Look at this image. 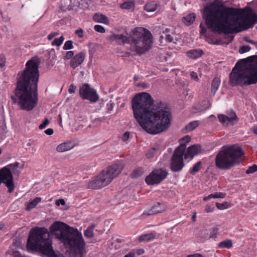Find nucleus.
Returning <instances> with one entry per match:
<instances>
[{"instance_id": "nucleus-53", "label": "nucleus", "mask_w": 257, "mask_h": 257, "mask_svg": "<svg viewBox=\"0 0 257 257\" xmlns=\"http://www.w3.org/2000/svg\"><path fill=\"white\" fill-rule=\"evenodd\" d=\"M56 204L57 206H59L60 204L64 205L65 204V201L63 199H59L56 201Z\"/></svg>"}, {"instance_id": "nucleus-4", "label": "nucleus", "mask_w": 257, "mask_h": 257, "mask_svg": "<svg viewBox=\"0 0 257 257\" xmlns=\"http://www.w3.org/2000/svg\"><path fill=\"white\" fill-rule=\"evenodd\" d=\"M52 235L70 248V257H83L85 242L77 229L60 221L54 222L50 227Z\"/></svg>"}, {"instance_id": "nucleus-9", "label": "nucleus", "mask_w": 257, "mask_h": 257, "mask_svg": "<svg viewBox=\"0 0 257 257\" xmlns=\"http://www.w3.org/2000/svg\"><path fill=\"white\" fill-rule=\"evenodd\" d=\"M229 83L233 87L236 86H247L255 84L249 72L242 71L240 70L233 68L229 76Z\"/></svg>"}, {"instance_id": "nucleus-8", "label": "nucleus", "mask_w": 257, "mask_h": 257, "mask_svg": "<svg viewBox=\"0 0 257 257\" xmlns=\"http://www.w3.org/2000/svg\"><path fill=\"white\" fill-rule=\"evenodd\" d=\"M122 168L120 164H112L103 170L99 175L89 182L88 188L97 189L107 186L120 173Z\"/></svg>"}, {"instance_id": "nucleus-17", "label": "nucleus", "mask_w": 257, "mask_h": 257, "mask_svg": "<svg viewBox=\"0 0 257 257\" xmlns=\"http://www.w3.org/2000/svg\"><path fill=\"white\" fill-rule=\"evenodd\" d=\"M201 152V146L198 144H194L187 148L186 152H184V159H192L194 156L200 154Z\"/></svg>"}, {"instance_id": "nucleus-18", "label": "nucleus", "mask_w": 257, "mask_h": 257, "mask_svg": "<svg viewBox=\"0 0 257 257\" xmlns=\"http://www.w3.org/2000/svg\"><path fill=\"white\" fill-rule=\"evenodd\" d=\"M85 58V53L83 52H81L76 54L70 60V67L75 69L83 63Z\"/></svg>"}, {"instance_id": "nucleus-64", "label": "nucleus", "mask_w": 257, "mask_h": 257, "mask_svg": "<svg viewBox=\"0 0 257 257\" xmlns=\"http://www.w3.org/2000/svg\"><path fill=\"white\" fill-rule=\"evenodd\" d=\"M253 132L255 134L257 135V125L253 127Z\"/></svg>"}, {"instance_id": "nucleus-61", "label": "nucleus", "mask_w": 257, "mask_h": 257, "mask_svg": "<svg viewBox=\"0 0 257 257\" xmlns=\"http://www.w3.org/2000/svg\"><path fill=\"white\" fill-rule=\"evenodd\" d=\"M187 257H204V256L199 253H194L193 254L188 255Z\"/></svg>"}, {"instance_id": "nucleus-52", "label": "nucleus", "mask_w": 257, "mask_h": 257, "mask_svg": "<svg viewBox=\"0 0 257 257\" xmlns=\"http://www.w3.org/2000/svg\"><path fill=\"white\" fill-rule=\"evenodd\" d=\"M200 28H201L200 34L203 35L206 33L207 29L203 25V24H200Z\"/></svg>"}, {"instance_id": "nucleus-55", "label": "nucleus", "mask_w": 257, "mask_h": 257, "mask_svg": "<svg viewBox=\"0 0 257 257\" xmlns=\"http://www.w3.org/2000/svg\"><path fill=\"white\" fill-rule=\"evenodd\" d=\"M209 107V106H204V107H202L200 108V106H198V108H196L197 109V111H193V112L194 113H196L198 111H204V110L207 109Z\"/></svg>"}, {"instance_id": "nucleus-47", "label": "nucleus", "mask_w": 257, "mask_h": 257, "mask_svg": "<svg viewBox=\"0 0 257 257\" xmlns=\"http://www.w3.org/2000/svg\"><path fill=\"white\" fill-rule=\"evenodd\" d=\"M59 34V31L51 33L48 36V39L49 41L52 40L54 37L57 36Z\"/></svg>"}, {"instance_id": "nucleus-48", "label": "nucleus", "mask_w": 257, "mask_h": 257, "mask_svg": "<svg viewBox=\"0 0 257 257\" xmlns=\"http://www.w3.org/2000/svg\"><path fill=\"white\" fill-rule=\"evenodd\" d=\"M6 64V58L2 55L0 54V67L5 66Z\"/></svg>"}, {"instance_id": "nucleus-37", "label": "nucleus", "mask_w": 257, "mask_h": 257, "mask_svg": "<svg viewBox=\"0 0 257 257\" xmlns=\"http://www.w3.org/2000/svg\"><path fill=\"white\" fill-rule=\"evenodd\" d=\"M216 207L219 210H223L229 208L230 205L227 202H224L222 203H216Z\"/></svg>"}, {"instance_id": "nucleus-29", "label": "nucleus", "mask_w": 257, "mask_h": 257, "mask_svg": "<svg viewBox=\"0 0 257 257\" xmlns=\"http://www.w3.org/2000/svg\"><path fill=\"white\" fill-rule=\"evenodd\" d=\"M144 169L141 167H137L132 172L131 176L132 178H137L144 174Z\"/></svg>"}, {"instance_id": "nucleus-54", "label": "nucleus", "mask_w": 257, "mask_h": 257, "mask_svg": "<svg viewBox=\"0 0 257 257\" xmlns=\"http://www.w3.org/2000/svg\"><path fill=\"white\" fill-rule=\"evenodd\" d=\"M113 109V105L111 103H108L106 104V109L107 112L109 113L110 111H111Z\"/></svg>"}, {"instance_id": "nucleus-30", "label": "nucleus", "mask_w": 257, "mask_h": 257, "mask_svg": "<svg viewBox=\"0 0 257 257\" xmlns=\"http://www.w3.org/2000/svg\"><path fill=\"white\" fill-rule=\"evenodd\" d=\"M121 9L128 10L135 7V0H129L121 4L120 6Z\"/></svg>"}, {"instance_id": "nucleus-21", "label": "nucleus", "mask_w": 257, "mask_h": 257, "mask_svg": "<svg viewBox=\"0 0 257 257\" xmlns=\"http://www.w3.org/2000/svg\"><path fill=\"white\" fill-rule=\"evenodd\" d=\"M203 54V51L201 49H193L187 52L188 57L193 59H196L201 57Z\"/></svg>"}, {"instance_id": "nucleus-33", "label": "nucleus", "mask_w": 257, "mask_h": 257, "mask_svg": "<svg viewBox=\"0 0 257 257\" xmlns=\"http://www.w3.org/2000/svg\"><path fill=\"white\" fill-rule=\"evenodd\" d=\"M232 245V242L231 240L226 239L219 242L218 246L220 248H229Z\"/></svg>"}, {"instance_id": "nucleus-11", "label": "nucleus", "mask_w": 257, "mask_h": 257, "mask_svg": "<svg viewBox=\"0 0 257 257\" xmlns=\"http://www.w3.org/2000/svg\"><path fill=\"white\" fill-rule=\"evenodd\" d=\"M186 146L185 144H181L177 147L172 156L171 159L170 168L173 172L180 171L184 166L183 156L186 150Z\"/></svg>"}, {"instance_id": "nucleus-24", "label": "nucleus", "mask_w": 257, "mask_h": 257, "mask_svg": "<svg viewBox=\"0 0 257 257\" xmlns=\"http://www.w3.org/2000/svg\"><path fill=\"white\" fill-rule=\"evenodd\" d=\"M196 15L194 13L187 15L186 16L183 17L182 21L186 25H190L195 21Z\"/></svg>"}, {"instance_id": "nucleus-41", "label": "nucleus", "mask_w": 257, "mask_h": 257, "mask_svg": "<svg viewBox=\"0 0 257 257\" xmlns=\"http://www.w3.org/2000/svg\"><path fill=\"white\" fill-rule=\"evenodd\" d=\"M256 171H257V165L254 164L248 167V168L246 171V173L250 174L253 173Z\"/></svg>"}, {"instance_id": "nucleus-59", "label": "nucleus", "mask_w": 257, "mask_h": 257, "mask_svg": "<svg viewBox=\"0 0 257 257\" xmlns=\"http://www.w3.org/2000/svg\"><path fill=\"white\" fill-rule=\"evenodd\" d=\"M243 40L246 42L249 43L250 44L254 43V41L250 39L248 37H245L243 38Z\"/></svg>"}, {"instance_id": "nucleus-42", "label": "nucleus", "mask_w": 257, "mask_h": 257, "mask_svg": "<svg viewBox=\"0 0 257 257\" xmlns=\"http://www.w3.org/2000/svg\"><path fill=\"white\" fill-rule=\"evenodd\" d=\"M94 29L96 32L100 33H104L105 32L104 28L101 25H95Z\"/></svg>"}, {"instance_id": "nucleus-58", "label": "nucleus", "mask_w": 257, "mask_h": 257, "mask_svg": "<svg viewBox=\"0 0 257 257\" xmlns=\"http://www.w3.org/2000/svg\"><path fill=\"white\" fill-rule=\"evenodd\" d=\"M124 257H135V252L132 250L125 255Z\"/></svg>"}, {"instance_id": "nucleus-1", "label": "nucleus", "mask_w": 257, "mask_h": 257, "mask_svg": "<svg viewBox=\"0 0 257 257\" xmlns=\"http://www.w3.org/2000/svg\"><path fill=\"white\" fill-rule=\"evenodd\" d=\"M202 16L207 27L218 34L238 33L257 23V14L249 7L240 14L233 8L210 4L204 8Z\"/></svg>"}, {"instance_id": "nucleus-57", "label": "nucleus", "mask_w": 257, "mask_h": 257, "mask_svg": "<svg viewBox=\"0 0 257 257\" xmlns=\"http://www.w3.org/2000/svg\"><path fill=\"white\" fill-rule=\"evenodd\" d=\"M76 87L74 86L73 85H71L70 88H69L68 91L70 93H73L75 92V90Z\"/></svg>"}, {"instance_id": "nucleus-63", "label": "nucleus", "mask_w": 257, "mask_h": 257, "mask_svg": "<svg viewBox=\"0 0 257 257\" xmlns=\"http://www.w3.org/2000/svg\"><path fill=\"white\" fill-rule=\"evenodd\" d=\"M14 255L15 257H21L20 255H22L19 252L16 251L14 253Z\"/></svg>"}, {"instance_id": "nucleus-40", "label": "nucleus", "mask_w": 257, "mask_h": 257, "mask_svg": "<svg viewBox=\"0 0 257 257\" xmlns=\"http://www.w3.org/2000/svg\"><path fill=\"white\" fill-rule=\"evenodd\" d=\"M73 47V41H71V40H69V41H67L63 47V49L64 50H70L71 49H72Z\"/></svg>"}, {"instance_id": "nucleus-31", "label": "nucleus", "mask_w": 257, "mask_h": 257, "mask_svg": "<svg viewBox=\"0 0 257 257\" xmlns=\"http://www.w3.org/2000/svg\"><path fill=\"white\" fill-rule=\"evenodd\" d=\"M155 237V235L152 233L151 232L150 233L148 234H144L142 235H141L139 237V240L140 241H149L153 239H154Z\"/></svg>"}, {"instance_id": "nucleus-44", "label": "nucleus", "mask_w": 257, "mask_h": 257, "mask_svg": "<svg viewBox=\"0 0 257 257\" xmlns=\"http://www.w3.org/2000/svg\"><path fill=\"white\" fill-rule=\"evenodd\" d=\"M74 52L72 51H69L66 52V55H65L64 59H72L74 56Z\"/></svg>"}, {"instance_id": "nucleus-46", "label": "nucleus", "mask_w": 257, "mask_h": 257, "mask_svg": "<svg viewBox=\"0 0 257 257\" xmlns=\"http://www.w3.org/2000/svg\"><path fill=\"white\" fill-rule=\"evenodd\" d=\"M165 39L168 42H172L173 40V37L169 34H168V30H166Z\"/></svg>"}, {"instance_id": "nucleus-14", "label": "nucleus", "mask_w": 257, "mask_h": 257, "mask_svg": "<svg viewBox=\"0 0 257 257\" xmlns=\"http://www.w3.org/2000/svg\"><path fill=\"white\" fill-rule=\"evenodd\" d=\"M257 58V55H252L246 58L238 61L233 68L240 70L242 71L249 72L248 67L251 64H253Z\"/></svg>"}, {"instance_id": "nucleus-34", "label": "nucleus", "mask_w": 257, "mask_h": 257, "mask_svg": "<svg viewBox=\"0 0 257 257\" xmlns=\"http://www.w3.org/2000/svg\"><path fill=\"white\" fill-rule=\"evenodd\" d=\"M202 167V163L201 161L197 162L190 170V173L194 175L196 172H198Z\"/></svg>"}, {"instance_id": "nucleus-45", "label": "nucleus", "mask_w": 257, "mask_h": 257, "mask_svg": "<svg viewBox=\"0 0 257 257\" xmlns=\"http://www.w3.org/2000/svg\"><path fill=\"white\" fill-rule=\"evenodd\" d=\"M49 122H50L48 118H45L43 122L39 125V129L42 130V129L45 128L46 127V126L49 123Z\"/></svg>"}, {"instance_id": "nucleus-32", "label": "nucleus", "mask_w": 257, "mask_h": 257, "mask_svg": "<svg viewBox=\"0 0 257 257\" xmlns=\"http://www.w3.org/2000/svg\"><path fill=\"white\" fill-rule=\"evenodd\" d=\"M199 124V121L197 120H195L190 122L185 127V130L187 131V132H190L195 128H196L197 126H198Z\"/></svg>"}, {"instance_id": "nucleus-26", "label": "nucleus", "mask_w": 257, "mask_h": 257, "mask_svg": "<svg viewBox=\"0 0 257 257\" xmlns=\"http://www.w3.org/2000/svg\"><path fill=\"white\" fill-rule=\"evenodd\" d=\"M220 84V79L218 77H215L211 83V91L214 95L216 91L218 90Z\"/></svg>"}, {"instance_id": "nucleus-56", "label": "nucleus", "mask_w": 257, "mask_h": 257, "mask_svg": "<svg viewBox=\"0 0 257 257\" xmlns=\"http://www.w3.org/2000/svg\"><path fill=\"white\" fill-rule=\"evenodd\" d=\"M54 133V131L52 128H49L45 130V133L47 135H52Z\"/></svg>"}, {"instance_id": "nucleus-22", "label": "nucleus", "mask_w": 257, "mask_h": 257, "mask_svg": "<svg viewBox=\"0 0 257 257\" xmlns=\"http://www.w3.org/2000/svg\"><path fill=\"white\" fill-rule=\"evenodd\" d=\"M217 229L213 228L209 235L206 229L202 230L200 231V237L203 238H214L216 236V235L217 234Z\"/></svg>"}, {"instance_id": "nucleus-16", "label": "nucleus", "mask_w": 257, "mask_h": 257, "mask_svg": "<svg viewBox=\"0 0 257 257\" xmlns=\"http://www.w3.org/2000/svg\"><path fill=\"white\" fill-rule=\"evenodd\" d=\"M218 118L223 125L228 124V123L233 124L234 123H236L238 120L235 112L233 110L227 112L226 115H218Z\"/></svg>"}, {"instance_id": "nucleus-13", "label": "nucleus", "mask_w": 257, "mask_h": 257, "mask_svg": "<svg viewBox=\"0 0 257 257\" xmlns=\"http://www.w3.org/2000/svg\"><path fill=\"white\" fill-rule=\"evenodd\" d=\"M79 94L82 99L89 100L91 102H96L99 99L96 90L91 88L88 83H85L80 87Z\"/></svg>"}, {"instance_id": "nucleus-5", "label": "nucleus", "mask_w": 257, "mask_h": 257, "mask_svg": "<svg viewBox=\"0 0 257 257\" xmlns=\"http://www.w3.org/2000/svg\"><path fill=\"white\" fill-rule=\"evenodd\" d=\"M27 248L29 251L39 252L45 257H65L55 252L50 238V233L44 227H36L31 230Z\"/></svg>"}, {"instance_id": "nucleus-60", "label": "nucleus", "mask_w": 257, "mask_h": 257, "mask_svg": "<svg viewBox=\"0 0 257 257\" xmlns=\"http://www.w3.org/2000/svg\"><path fill=\"white\" fill-rule=\"evenodd\" d=\"M191 76L192 78H193L196 80H197L198 79L197 74L195 72H192L191 73Z\"/></svg>"}, {"instance_id": "nucleus-2", "label": "nucleus", "mask_w": 257, "mask_h": 257, "mask_svg": "<svg viewBox=\"0 0 257 257\" xmlns=\"http://www.w3.org/2000/svg\"><path fill=\"white\" fill-rule=\"evenodd\" d=\"M154 100L147 92L137 94L132 99L135 118L146 132L156 135L167 130L171 125L170 108L160 102L152 107Z\"/></svg>"}, {"instance_id": "nucleus-23", "label": "nucleus", "mask_w": 257, "mask_h": 257, "mask_svg": "<svg viewBox=\"0 0 257 257\" xmlns=\"http://www.w3.org/2000/svg\"><path fill=\"white\" fill-rule=\"evenodd\" d=\"M73 147L71 143H63L57 146V151L59 152H64L70 150Z\"/></svg>"}, {"instance_id": "nucleus-28", "label": "nucleus", "mask_w": 257, "mask_h": 257, "mask_svg": "<svg viewBox=\"0 0 257 257\" xmlns=\"http://www.w3.org/2000/svg\"><path fill=\"white\" fill-rule=\"evenodd\" d=\"M41 200V198L40 197H36L34 199L28 203L26 207V210L29 211L35 208Z\"/></svg>"}, {"instance_id": "nucleus-27", "label": "nucleus", "mask_w": 257, "mask_h": 257, "mask_svg": "<svg viewBox=\"0 0 257 257\" xmlns=\"http://www.w3.org/2000/svg\"><path fill=\"white\" fill-rule=\"evenodd\" d=\"M225 196V194L222 192H215L214 194H211L203 198L204 201H207L211 198H223Z\"/></svg>"}, {"instance_id": "nucleus-39", "label": "nucleus", "mask_w": 257, "mask_h": 257, "mask_svg": "<svg viewBox=\"0 0 257 257\" xmlns=\"http://www.w3.org/2000/svg\"><path fill=\"white\" fill-rule=\"evenodd\" d=\"M251 47L249 45H243L240 47L238 51L240 54H243L249 51Z\"/></svg>"}, {"instance_id": "nucleus-43", "label": "nucleus", "mask_w": 257, "mask_h": 257, "mask_svg": "<svg viewBox=\"0 0 257 257\" xmlns=\"http://www.w3.org/2000/svg\"><path fill=\"white\" fill-rule=\"evenodd\" d=\"M214 206L213 205H206L205 207V211L207 213L212 212L214 209Z\"/></svg>"}, {"instance_id": "nucleus-19", "label": "nucleus", "mask_w": 257, "mask_h": 257, "mask_svg": "<svg viewBox=\"0 0 257 257\" xmlns=\"http://www.w3.org/2000/svg\"><path fill=\"white\" fill-rule=\"evenodd\" d=\"M165 210V206L163 204L157 203V204L154 205L152 208L143 213L142 216L145 215H152L159 213H160Z\"/></svg>"}, {"instance_id": "nucleus-15", "label": "nucleus", "mask_w": 257, "mask_h": 257, "mask_svg": "<svg viewBox=\"0 0 257 257\" xmlns=\"http://www.w3.org/2000/svg\"><path fill=\"white\" fill-rule=\"evenodd\" d=\"M109 40L112 42H115L118 45H124L125 44H129L131 42V32L128 36L127 33L123 34H112L109 37Z\"/></svg>"}, {"instance_id": "nucleus-50", "label": "nucleus", "mask_w": 257, "mask_h": 257, "mask_svg": "<svg viewBox=\"0 0 257 257\" xmlns=\"http://www.w3.org/2000/svg\"><path fill=\"white\" fill-rule=\"evenodd\" d=\"M130 137V133L128 132H126L124 133L122 137V140L123 142L126 141Z\"/></svg>"}, {"instance_id": "nucleus-7", "label": "nucleus", "mask_w": 257, "mask_h": 257, "mask_svg": "<svg viewBox=\"0 0 257 257\" xmlns=\"http://www.w3.org/2000/svg\"><path fill=\"white\" fill-rule=\"evenodd\" d=\"M131 43L133 48L139 55L148 51L153 43V36L150 31L142 27H137L131 31Z\"/></svg>"}, {"instance_id": "nucleus-62", "label": "nucleus", "mask_w": 257, "mask_h": 257, "mask_svg": "<svg viewBox=\"0 0 257 257\" xmlns=\"http://www.w3.org/2000/svg\"><path fill=\"white\" fill-rule=\"evenodd\" d=\"M191 138L189 136H187L182 139V140L186 143H189L190 141Z\"/></svg>"}, {"instance_id": "nucleus-20", "label": "nucleus", "mask_w": 257, "mask_h": 257, "mask_svg": "<svg viewBox=\"0 0 257 257\" xmlns=\"http://www.w3.org/2000/svg\"><path fill=\"white\" fill-rule=\"evenodd\" d=\"M93 20L95 22L101 23L105 24H108L109 23V19L106 16L99 13L94 14L93 17Z\"/></svg>"}, {"instance_id": "nucleus-12", "label": "nucleus", "mask_w": 257, "mask_h": 257, "mask_svg": "<svg viewBox=\"0 0 257 257\" xmlns=\"http://www.w3.org/2000/svg\"><path fill=\"white\" fill-rule=\"evenodd\" d=\"M168 175L166 170L163 169H154L146 177L145 181L150 185L160 184L164 180Z\"/></svg>"}, {"instance_id": "nucleus-25", "label": "nucleus", "mask_w": 257, "mask_h": 257, "mask_svg": "<svg viewBox=\"0 0 257 257\" xmlns=\"http://www.w3.org/2000/svg\"><path fill=\"white\" fill-rule=\"evenodd\" d=\"M158 5L154 2H150L146 4L144 7V9L147 12H154L157 8Z\"/></svg>"}, {"instance_id": "nucleus-6", "label": "nucleus", "mask_w": 257, "mask_h": 257, "mask_svg": "<svg viewBox=\"0 0 257 257\" xmlns=\"http://www.w3.org/2000/svg\"><path fill=\"white\" fill-rule=\"evenodd\" d=\"M244 155L240 146L235 145L224 146L216 156V166L219 169L229 170L241 162V157Z\"/></svg>"}, {"instance_id": "nucleus-51", "label": "nucleus", "mask_w": 257, "mask_h": 257, "mask_svg": "<svg viewBox=\"0 0 257 257\" xmlns=\"http://www.w3.org/2000/svg\"><path fill=\"white\" fill-rule=\"evenodd\" d=\"M132 251H135V254H137L138 255L143 254L144 253V250L142 248L134 249Z\"/></svg>"}, {"instance_id": "nucleus-10", "label": "nucleus", "mask_w": 257, "mask_h": 257, "mask_svg": "<svg viewBox=\"0 0 257 257\" xmlns=\"http://www.w3.org/2000/svg\"><path fill=\"white\" fill-rule=\"evenodd\" d=\"M19 163L16 162L14 163L10 164L0 170V185L3 183L8 188V192L12 193L15 188L14 183V177L13 174L10 169H13V173H19L17 168L19 166Z\"/></svg>"}, {"instance_id": "nucleus-36", "label": "nucleus", "mask_w": 257, "mask_h": 257, "mask_svg": "<svg viewBox=\"0 0 257 257\" xmlns=\"http://www.w3.org/2000/svg\"><path fill=\"white\" fill-rule=\"evenodd\" d=\"M64 40V37L63 36H61L59 38H56L52 42V46H60Z\"/></svg>"}, {"instance_id": "nucleus-49", "label": "nucleus", "mask_w": 257, "mask_h": 257, "mask_svg": "<svg viewBox=\"0 0 257 257\" xmlns=\"http://www.w3.org/2000/svg\"><path fill=\"white\" fill-rule=\"evenodd\" d=\"M75 34L79 38H81L83 37V30L80 28L75 31Z\"/></svg>"}, {"instance_id": "nucleus-38", "label": "nucleus", "mask_w": 257, "mask_h": 257, "mask_svg": "<svg viewBox=\"0 0 257 257\" xmlns=\"http://www.w3.org/2000/svg\"><path fill=\"white\" fill-rule=\"evenodd\" d=\"M157 151L158 149L156 148H151V149L149 150L147 152L146 155V157L149 159L153 158L157 153Z\"/></svg>"}, {"instance_id": "nucleus-35", "label": "nucleus", "mask_w": 257, "mask_h": 257, "mask_svg": "<svg viewBox=\"0 0 257 257\" xmlns=\"http://www.w3.org/2000/svg\"><path fill=\"white\" fill-rule=\"evenodd\" d=\"M94 228V225H92L90 226H89L87 228V229L84 231V235L85 236L90 238L93 236V229Z\"/></svg>"}, {"instance_id": "nucleus-3", "label": "nucleus", "mask_w": 257, "mask_h": 257, "mask_svg": "<svg viewBox=\"0 0 257 257\" xmlns=\"http://www.w3.org/2000/svg\"><path fill=\"white\" fill-rule=\"evenodd\" d=\"M40 63L38 58L33 57L27 62L22 73L18 74L17 87L11 98L22 110H32L38 102Z\"/></svg>"}]
</instances>
